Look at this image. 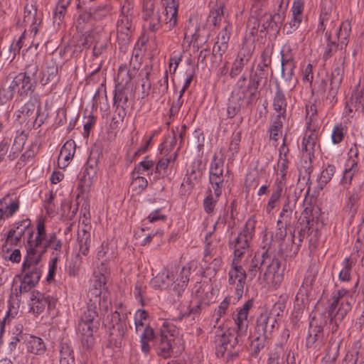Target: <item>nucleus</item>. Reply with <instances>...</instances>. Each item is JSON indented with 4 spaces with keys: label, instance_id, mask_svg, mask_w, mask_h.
I'll return each instance as SVG.
<instances>
[{
    "label": "nucleus",
    "instance_id": "f257e3e1",
    "mask_svg": "<svg viewBox=\"0 0 364 364\" xmlns=\"http://www.w3.org/2000/svg\"><path fill=\"white\" fill-rule=\"evenodd\" d=\"M22 238L26 241L27 254L18 276L21 294L31 291L38 284L43 268V257L48 249L59 250L63 245L55 233L47 232L43 220H38L35 229L28 218L16 221L8 233L7 240L16 245Z\"/></svg>",
    "mask_w": 364,
    "mask_h": 364
},
{
    "label": "nucleus",
    "instance_id": "f03ea898",
    "mask_svg": "<svg viewBox=\"0 0 364 364\" xmlns=\"http://www.w3.org/2000/svg\"><path fill=\"white\" fill-rule=\"evenodd\" d=\"M178 2L171 0L164 3V9L161 14L156 7L155 0H144L142 6V18L144 26L149 31L156 32L164 26V31L173 29L177 24Z\"/></svg>",
    "mask_w": 364,
    "mask_h": 364
},
{
    "label": "nucleus",
    "instance_id": "7ed1b4c3",
    "mask_svg": "<svg viewBox=\"0 0 364 364\" xmlns=\"http://www.w3.org/2000/svg\"><path fill=\"white\" fill-rule=\"evenodd\" d=\"M38 79V65H28L23 72L13 78L7 88L0 90V105L11 100L15 94L21 99L27 97L35 91Z\"/></svg>",
    "mask_w": 364,
    "mask_h": 364
},
{
    "label": "nucleus",
    "instance_id": "20e7f679",
    "mask_svg": "<svg viewBox=\"0 0 364 364\" xmlns=\"http://www.w3.org/2000/svg\"><path fill=\"white\" fill-rule=\"evenodd\" d=\"M245 320H234V326L225 330H218L215 333V354L218 358L226 355L228 361L233 360L238 357V353L235 350L238 344L237 337L246 333L247 323Z\"/></svg>",
    "mask_w": 364,
    "mask_h": 364
},
{
    "label": "nucleus",
    "instance_id": "39448f33",
    "mask_svg": "<svg viewBox=\"0 0 364 364\" xmlns=\"http://www.w3.org/2000/svg\"><path fill=\"white\" fill-rule=\"evenodd\" d=\"M107 279V263L102 262L101 266L95 271L91 279V286L87 296L90 298V301L93 303L88 304L85 318H95L99 316L96 304L98 303L99 306L102 305L101 294L102 293V287L106 284ZM105 303L102 306L107 307V303Z\"/></svg>",
    "mask_w": 364,
    "mask_h": 364
},
{
    "label": "nucleus",
    "instance_id": "423d86ee",
    "mask_svg": "<svg viewBox=\"0 0 364 364\" xmlns=\"http://www.w3.org/2000/svg\"><path fill=\"white\" fill-rule=\"evenodd\" d=\"M190 269L183 267L179 274L175 275L173 272H161L151 280L153 287L167 289L180 296L185 290L189 281Z\"/></svg>",
    "mask_w": 364,
    "mask_h": 364
},
{
    "label": "nucleus",
    "instance_id": "0eeeda50",
    "mask_svg": "<svg viewBox=\"0 0 364 364\" xmlns=\"http://www.w3.org/2000/svg\"><path fill=\"white\" fill-rule=\"evenodd\" d=\"M261 266L265 267L262 275L259 274V279L262 282L272 284L274 289H277L282 284L284 279V267H282L281 261L272 257L268 250L264 251L261 255Z\"/></svg>",
    "mask_w": 364,
    "mask_h": 364
},
{
    "label": "nucleus",
    "instance_id": "6e6552de",
    "mask_svg": "<svg viewBox=\"0 0 364 364\" xmlns=\"http://www.w3.org/2000/svg\"><path fill=\"white\" fill-rule=\"evenodd\" d=\"M255 223L256 221L255 220L251 218L248 219L237 236L232 240H230V248L234 250L233 259H240L248 251L250 242L255 233Z\"/></svg>",
    "mask_w": 364,
    "mask_h": 364
},
{
    "label": "nucleus",
    "instance_id": "1a4fd4ad",
    "mask_svg": "<svg viewBox=\"0 0 364 364\" xmlns=\"http://www.w3.org/2000/svg\"><path fill=\"white\" fill-rule=\"evenodd\" d=\"M318 208L310 205L304 208L301 213V222L300 226H297L294 232L296 235V240L299 245L305 237L311 235L314 231L316 232L314 228V224L318 220Z\"/></svg>",
    "mask_w": 364,
    "mask_h": 364
},
{
    "label": "nucleus",
    "instance_id": "9d476101",
    "mask_svg": "<svg viewBox=\"0 0 364 364\" xmlns=\"http://www.w3.org/2000/svg\"><path fill=\"white\" fill-rule=\"evenodd\" d=\"M176 333V327L165 320L160 328V341L156 348L159 356L168 358L172 355L173 350V341Z\"/></svg>",
    "mask_w": 364,
    "mask_h": 364
},
{
    "label": "nucleus",
    "instance_id": "9b49d317",
    "mask_svg": "<svg viewBox=\"0 0 364 364\" xmlns=\"http://www.w3.org/2000/svg\"><path fill=\"white\" fill-rule=\"evenodd\" d=\"M193 135L197 138V151L198 159H196L193 162L188 179L191 183L195 184L194 181L197 182L203 178L205 171V162L203 159L205 136L200 130H196Z\"/></svg>",
    "mask_w": 364,
    "mask_h": 364
},
{
    "label": "nucleus",
    "instance_id": "f8f14e48",
    "mask_svg": "<svg viewBox=\"0 0 364 364\" xmlns=\"http://www.w3.org/2000/svg\"><path fill=\"white\" fill-rule=\"evenodd\" d=\"M259 86L257 84H253L251 79L247 83L246 77L242 75L237 82L232 95H236L238 100L246 99L247 103L250 104L257 97Z\"/></svg>",
    "mask_w": 364,
    "mask_h": 364
},
{
    "label": "nucleus",
    "instance_id": "ddd939ff",
    "mask_svg": "<svg viewBox=\"0 0 364 364\" xmlns=\"http://www.w3.org/2000/svg\"><path fill=\"white\" fill-rule=\"evenodd\" d=\"M240 259H233L232 267L229 271V284L235 285V294L240 299L243 294L244 286L247 278V274L243 267L240 264Z\"/></svg>",
    "mask_w": 364,
    "mask_h": 364
},
{
    "label": "nucleus",
    "instance_id": "4468645a",
    "mask_svg": "<svg viewBox=\"0 0 364 364\" xmlns=\"http://www.w3.org/2000/svg\"><path fill=\"white\" fill-rule=\"evenodd\" d=\"M338 60L341 63L336 65L331 72L329 88L326 95V100H328L332 104L337 102L336 96L344 75L345 58H340Z\"/></svg>",
    "mask_w": 364,
    "mask_h": 364
},
{
    "label": "nucleus",
    "instance_id": "2eb2a0df",
    "mask_svg": "<svg viewBox=\"0 0 364 364\" xmlns=\"http://www.w3.org/2000/svg\"><path fill=\"white\" fill-rule=\"evenodd\" d=\"M148 320H134L136 333L140 337L141 350L148 353L151 349L150 342L155 338V333L153 328L146 321Z\"/></svg>",
    "mask_w": 364,
    "mask_h": 364
},
{
    "label": "nucleus",
    "instance_id": "dca6fc26",
    "mask_svg": "<svg viewBox=\"0 0 364 364\" xmlns=\"http://www.w3.org/2000/svg\"><path fill=\"white\" fill-rule=\"evenodd\" d=\"M223 163L220 161V159H218L216 155L215 154L213 156V161L210 166L209 181L211 187L213 189L215 198H218L221 194L220 185L223 182Z\"/></svg>",
    "mask_w": 364,
    "mask_h": 364
},
{
    "label": "nucleus",
    "instance_id": "f3484780",
    "mask_svg": "<svg viewBox=\"0 0 364 364\" xmlns=\"http://www.w3.org/2000/svg\"><path fill=\"white\" fill-rule=\"evenodd\" d=\"M335 9L327 7V4L324 2L321 4V14L319 18V23L318 25L316 32L329 31L332 34V31L336 29V23L337 18L333 15L332 12Z\"/></svg>",
    "mask_w": 364,
    "mask_h": 364
},
{
    "label": "nucleus",
    "instance_id": "a211bd4d",
    "mask_svg": "<svg viewBox=\"0 0 364 364\" xmlns=\"http://www.w3.org/2000/svg\"><path fill=\"white\" fill-rule=\"evenodd\" d=\"M362 188L363 183L358 182L351 190H347V201L345 205V210L352 218L355 216L358 210Z\"/></svg>",
    "mask_w": 364,
    "mask_h": 364
},
{
    "label": "nucleus",
    "instance_id": "6ab92c4d",
    "mask_svg": "<svg viewBox=\"0 0 364 364\" xmlns=\"http://www.w3.org/2000/svg\"><path fill=\"white\" fill-rule=\"evenodd\" d=\"M346 109L350 114L353 111L363 112L364 109V88H360V85L353 90L348 102L346 104Z\"/></svg>",
    "mask_w": 364,
    "mask_h": 364
},
{
    "label": "nucleus",
    "instance_id": "aec40b11",
    "mask_svg": "<svg viewBox=\"0 0 364 364\" xmlns=\"http://www.w3.org/2000/svg\"><path fill=\"white\" fill-rule=\"evenodd\" d=\"M295 68V60L291 50L284 53L282 52V76L285 81H291Z\"/></svg>",
    "mask_w": 364,
    "mask_h": 364
},
{
    "label": "nucleus",
    "instance_id": "412c9836",
    "mask_svg": "<svg viewBox=\"0 0 364 364\" xmlns=\"http://www.w3.org/2000/svg\"><path fill=\"white\" fill-rule=\"evenodd\" d=\"M75 143L72 139L66 141L63 144L58 160V164L60 168H65L68 166L75 155Z\"/></svg>",
    "mask_w": 364,
    "mask_h": 364
},
{
    "label": "nucleus",
    "instance_id": "4be33fe9",
    "mask_svg": "<svg viewBox=\"0 0 364 364\" xmlns=\"http://www.w3.org/2000/svg\"><path fill=\"white\" fill-rule=\"evenodd\" d=\"M318 134L315 130L306 133L301 142V151L311 163L314 158L315 148L317 144Z\"/></svg>",
    "mask_w": 364,
    "mask_h": 364
},
{
    "label": "nucleus",
    "instance_id": "5701e85b",
    "mask_svg": "<svg viewBox=\"0 0 364 364\" xmlns=\"http://www.w3.org/2000/svg\"><path fill=\"white\" fill-rule=\"evenodd\" d=\"M279 251L285 257L292 258L295 257L300 249L301 245L297 244L295 232L291 234L290 237L280 242Z\"/></svg>",
    "mask_w": 364,
    "mask_h": 364
},
{
    "label": "nucleus",
    "instance_id": "b1692460",
    "mask_svg": "<svg viewBox=\"0 0 364 364\" xmlns=\"http://www.w3.org/2000/svg\"><path fill=\"white\" fill-rule=\"evenodd\" d=\"M284 18V13H275L273 15L265 14L262 18V28L267 31H278Z\"/></svg>",
    "mask_w": 364,
    "mask_h": 364
},
{
    "label": "nucleus",
    "instance_id": "393cba45",
    "mask_svg": "<svg viewBox=\"0 0 364 364\" xmlns=\"http://www.w3.org/2000/svg\"><path fill=\"white\" fill-rule=\"evenodd\" d=\"M304 8V0H294L293 2V5L291 7L292 11V19L289 22L288 25L289 26L291 31H295L300 23L302 21L303 16L302 13Z\"/></svg>",
    "mask_w": 364,
    "mask_h": 364
},
{
    "label": "nucleus",
    "instance_id": "a878e982",
    "mask_svg": "<svg viewBox=\"0 0 364 364\" xmlns=\"http://www.w3.org/2000/svg\"><path fill=\"white\" fill-rule=\"evenodd\" d=\"M350 309L351 306L349 303L341 302L339 304L337 300H333L328 311V316L331 318H344Z\"/></svg>",
    "mask_w": 364,
    "mask_h": 364
},
{
    "label": "nucleus",
    "instance_id": "bb28decb",
    "mask_svg": "<svg viewBox=\"0 0 364 364\" xmlns=\"http://www.w3.org/2000/svg\"><path fill=\"white\" fill-rule=\"evenodd\" d=\"M287 106V102L285 95L281 87L278 85L277 86L273 98V107L274 109L278 112L277 115H282L283 120L285 119Z\"/></svg>",
    "mask_w": 364,
    "mask_h": 364
},
{
    "label": "nucleus",
    "instance_id": "cd10ccee",
    "mask_svg": "<svg viewBox=\"0 0 364 364\" xmlns=\"http://www.w3.org/2000/svg\"><path fill=\"white\" fill-rule=\"evenodd\" d=\"M26 345L27 350L35 355H43L46 350L43 339L31 335L26 336Z\"/></svg>",
    "mask_w": 364,
    "mask_h": 364
},
{
    "label": "nucleus",
    "instance_id": "c85d7f7f",
    "mask_svg": "<svg viewBox=\"0 0 364 364\" xmlns=\"http://www.w3.org/2000/svg\"><path fill=\"white\" fill-rule=\"evenodd\" d=\"M126 6L124 5L122 8V13L117 20V30L124 34H127L132 27V15L129 14V8L127 9V14H125Z\"/></svg>",
    "mask_w": 364,
    "mask_h": 364
},
{
    "label": "nucleus",
    "instance_id": "c756f323",
    "mask_svg": "<svg viewBox=\"0 0 364 364\" xmlns=\"http://www.w3.org/2000/svg\"><path fill=\"white\" fill-rule=\"evenodd\" d=\"M129 89L128 86L116 85L114 97V105L123 109L127 106L129 100Z\"/></svg>",
    "mask_w": 364,
    "mask_h": 364
},
{
    "label": "nucleus",
    "instance_id": "7c9ffc66",
    "mask_svg": "<svg viewBox=\"0 0 364 364\" xmlns=\"http://www.w3.org/2000/svg\"><path fill=\"white\" fill-rule=\"evenodd\" d=\"M326 48L323 55V59L326 61L330 58L338 49L340 42L336 38H333L331 32L328 31L325 33Z\"/></svg>",
    "mask_w": 364,
    "mask_h": 364
},
{
    "label": "nucleus",
    "instance_id": "2f4dec72",
    "mask_svg": "<svg viewBox=\"0 0 364 364\" xmlns=\"http://www.w3.org/2000/svg\"><path fill=\"white\" fill-rule=\"evenodd\" d=\"M336 36H335V38H336L338 42H340L341 49H343V48H346L348 43L349 36L351 31L350 23L348 21L342 22L339 30L337 31L336 29Z\"/></svg>",
    "mask_w": 364,
    "mask_h": 364
},
{
    "label": "nucleus",
    "instance_id": "473e14b6",
    "mask_svg": "<svg viewBox=\"0 0 364 364\" xmlns=\"http://www.w3.org/2000/svg\"><path fill=\"white\" fill-rule=\"evenodd\" d=\"M135 70H131L127 65L119 66L115 78L116 85L128 86L134 75Z\"/></svg>",
    "mask_w": 364,
    "mask_h": 364
},
{
    "label": "nucleus",
    "instance_id": "72a5a7b5",
    "mask_svg": "<svg viewBox=\"0 0 364 364\" xmlns=\"http://www.w3.org/2000/svg\"><path fill=\"white\" fill-rule=\"evenodd\" d=\"M284 187V186L274 183L272 195L266 205V212L267 214H270L277 206V203L279 202L283 194Z\"/></svg>",
    "mask_w": 364,
    "mask_h": 364
},
{
    "label": "nucleus",
    "instance_id": "f704fd0d",
    "mask_svg": "<svg viewBox=\"0 0 364 364\" xmlns=\"http://www.w3.org/2000/svg\"><path fill=\"white\" fill-rule=\"evenodd\" d=\"M289 163L290 161L289 159H278L277 166L280 177L276 179L274 183L285 186Z\"/></svg>",
    "mask_w": 364,
    "mask_h": 364
},
{
    "label": "nucleus",
    "instance_id": "c9c22d12",
    "mask_svg": "<svg viewBox=\"0 0 364 364\" xmlns=\"http://www.w3.org/2000/svg\"><path fill=\"white\" fill-rule=\"evenodd\" d=\"M282 115H277L273 123L270 125L268 132H269V139L274 141L279 139V134L283 127Z\"/></svg>",
    "mask_w": 364,
    "mask_h": 364
},
{
    "label": "nucleus",
    "instance_id": "e433bc0d",
    "mask_svg": "<svg viewBox=\"0 0 364 364\" xmlns=\"http://www.w3.org/2000/svg\"><path fill=\"white\" fill-rule=\"evenodd\" d=\"M254 50V47L252 45L243 43L241 48L238 51L237 58L235 60L245 65L250 60Z\"/></svg>",
    "mask_w": 364,
    "mask_h": 364
},
{
    "label": "nucleus",
    "instance_id": "4c0bfd02",
    "mask_svg": "<svg viewBox=\"0 0 364 364\" xmlns=\"http://www.w3.org/2000/svg\"><path fill=\"white\" fill-rule=\"evenodd\" d=\"M227 45L223 44V43L215 42L212 51V55L215 60L213 61V67L217 68L222 62L223 55L227 50Z\"/></svg>",
    "mask_w": 364,
    "mask_h": 364
},
{
    "label": "nucleus",
    "instance_id": "58836bf2",
    "mask_svg": "<svg viewBox=\"0 0 364 364\" xmlns=\"http://www.w3.org/2000/svg\"><path fill=\"white\" fill-rule=\"evenodd\" d=\"M268 68H269L263 67L259 64L257 65L255 72L250 76V79L253 81V84L259 85L262 80L266 82L268 76Z\"/></svg>",
    "mask_w": 364,
    "mask_h": 364
},
{
    "label": "nucleus",
    "instance_id": "ea45409f",
    "mask_svg": "<svg viewBox=\"0 0 364 364\" xmlns=\"http://www.w3.org/2000/svg\"><path fill=\"white\" fill-rule=\"evenodd\" d=\"M261 257H257L255 255L251 261L248 268H247V274L250 280H252L257 275V272L260 270V274L262 275V272L263 271L264 266H261L260 264Z\"/></svg>",
    "mask_w": 364,
    "mask_h": 364
},
{
    "label": "nucleus",
    "instance_id": "a19ab883",
    "mask_svg": "<svg viewBox=\"0 0 364 364\" xmlns=\"http://www.w3.org/2000/svg\"><path fill=\"white\" fill-rule=\"evenodd\" d=\"M292 212L293 210L290 207L289 199L287 198L283 204L282 209L277 221H279L280 223H286L290 225L292 217Z\"/></svg>",
    "mask_w": 364,
    "mask_h": 364
},
{
    "label": "nucleus",
    "instance_id": "79ce46f5",
    "mask_svg": "<svg viewBox=\"0 0 364 364\" xmlns=\"http://www.w3.org/2000/svg\"><path fill=\"white\" fill-rule=\"evenodd\" d=\"M72 0H59L58 4L54 12L53 18L55 21L60 23L65 14L68 6L70 4Z\"/></svg>",
    "mask_w": 364,
    "mask_h": 364
},
{
    "label": "nucleus",
    "instance_id": "37998d69",
    "mask_svg": "<svg viewBox=\"0 0 364 364\" xmlns=\"http://www.w3.org/2000/svg\"><path fill=\"white\" fill-rule=\"evenodd\" d=\"M265 336L256 337L251 343V357L257 358L262 349L264 347Z\"/></svg>",
    "mask_w": 364,
    "mask_h": 364
},
{
    "label": "nucleus",
    "instance_id": "c03bdc74",
    "mask_svg": "<svg viewBox=\"0 0 364 364\" xmlns=\"http://www.w3.org/2000/svg\"><path fill=\"white\" fill-rule=\"evenodd\" d=\"M358 163L355 161H352L350 166L346 168L341 179L343 184L350 185L352 183L353 178L357 171Z\"/></svg>",
    "mask_w": 364,
    "mask_h": 364
},
{
    "label": "nucleus",
    "instance_id": "a18cd8bd",
    "mask_svg": "<svg viewBox=\"0 0 364 364\" xmlns=\"http://www.w3.org/2000/svg\"><path fill=\"white\" fill-rule=\"evenodd\" d=\"M93 19H96L94 17L93 11H84L80 14L77 18V28L78 29H85L86 28L87 24L92 25V21Z\"/></svg>",
    "mask_w": 364,
    "mask_h": 364
},
{
    "label": "nucleus",
    "instance_id": "49530a36",
    "mask_svg": "<svg viewBox=\"0 0 364 364\" xmlns=\"http://www.w3.org/2000/svg\"><path fill=\"white\" fill-rule=\"evenodd\" d=\"M343 267L341 270L338 277L340 280L346 282L350 279V271L353 266V262L348 258H345L343 262Z\"/></svg>",
    "mask_w": 364,
    "mask_h": 364
},
{
    "label": "nucleus",
    "instance_id": "de8ad7c7",
    "mask_svg": "<svg viewBox=\"0 0 364 364\" xmlns=\"http://www.w3.org/2000/svg\"><path fill=\"white\" fill-rule=\"evenodd\" d=\"M286 315V305L282 302H276L269 312V318H275L283 317Z\"/></svg>",
    "mask_w": 364,
    "mask_h": 364
},
{
    "label": "nucleus",
    "instance_id": "09e8293b",
    "mask_svg": "<svg viewBox=\"0 0 364 364\" xmlns=\"http://www.w3.org/2000/svg\"><path fill=\"white\" fill-rule=\"evenodd\" d=\"M272 48L266 47L261 53L260 62L258 63L263 67L270 68L272 65Z\"/></svg>",
    "mask_w": 364,
    "mask_h": 364
},
{
    "label": "nucleus",
    "instance_id": "8fccbe9b",
    "mask_svg": "<svg viewBox=\"0 0 364 364\" xmlns=\"http://www.w3.org/2000/svg\"><path fill=\"white\" fill-rule=\"evenodd\" d=\"M112 10L110 4L107 2L100 4L97 7L94 9V17L97 19L101 18L107 15Z\"/></svg>",
    "mask_w": 364,
    "mask_h": 364
},
{
    "label": "nucleus",
    "instance_id": "3c124183",
    "mask_svg": "<svg viewBox=\"0 0 364 364\" xmlns=\"http://www.w3.org/2000/svg\"><path fill=\"white\" fill-rule=\"evenodd\" d=\"M336 171L334 165L328 164L325 169L321 171L320 180L322 183H328L332 178Z\"/></svg>",
    "mask_w": 364,
    "mask_h": 364
},
{
    "label": "nucleus",
    "instance_id": "603ef678",
    "mask_svg": "<svg viewBox=\"0 0 364 364\" xmlns=\"http://www.w3.org/2000/svg\"><path fill=\"white\" fill-rule=\"evenodd\" d=\"M163 209H156L149 213L146 218V221L149 223H154L159 220H165L166 215L162 213Z\"/></svg>",
    "mask_w": 364,
    "mask_h": 364
},
{
    "label": "nucleus",
    "instance_id": "864d4df0",
    "mask_svg": "<svg viewBox=\"0 0 364 364\" xmlns=\"http://www.w3.org/2000/svg\"><path fill=\"white\" fill-rule=\"evenodd\" d=\"M331 348L329 346L326 350V355L321 360V364H336V360L338 355V346L333 353H331Z\"/></svg>",
    "mask_w": 364,
    "mask_h": 364
},
{
    "label": "nucleus",
    "instance_id": "5fc2aeb1",
    "mask_svg": "<svg viewBox=\"0 0 364 364\" xmlns=\"http://www.w3.org/2000/svg\"><path fill=\"white\" fill-rule=\"evenodd\" d=\"M182 60V55L181 53H173L169 60L168 70L171 74H174L177 68Z\"/></svg>",
    "mask_w": 364,
    "mask_h": 364
},
{
    "label": "nucleus",
    "instance_id": "6e6d98bb",
    "mask_svg": "<svg viewBox=\"0 0 364 364\" xmlns=\"http://www.w3.org/2000/svg\"><path fill=\"white\" fill-rule=\"evenodd\" d=\"M290 225L286 223H280L279 221L277 223V230L275 232V237L279 242H283L286 240L287 229Z\"/></svg>",
    "mask_w": 364,
    "mask_h": 364
},
{
    "label": "nucleus",
    "instance_id": "4d7b16f0",
    "mask_svg": "<svg viewBox=\"0 0 364 364\" xmlns=\"http://www.w3.org/2000/svg\"><path fill=\"white\" fill-rule=\"evenodd\" d=\"M108 250V245L107 243L103 242L101 245L100 249L98 250L97 254V257L98 259H102L100 264L97 266V267L94 269L95 271L100 266H101L102 262L107 263V269H108V276L109 275V262L107 259H104V257H106L107 251ZM95 272H93L94 273Z\"/></svg>",
    "mask_w": 364,
    "mask_h": 364
},
{
    "label": "nucleus",
    "instance_id": "13d9d810",
    "mask_svg": "<svg viewBox=\"0 0 364 364\" xmlns=\"http://www.w3.org/2000/svg\"><path fill=\"white\" fill-rule=\"evenodd\" d=\"M93 320H80L78 323L77 330L82 334H88L89 331L92 333Z\"/></svg>",
    "mask_w": 364,
    "mask_h": 364
},
{
    "label": "nucleus",
    "instance_id": "bf43d9fd",
    "mask_svg": "<svg viewBox=\"0 0 364 364\" xmlns=\"http://www.w3.org/2000/svg\"><path fill=\"white\" fill-rule=\"evenodd\" d=\"M240 141L241 132H237L236 133H234L229 146V150L232 152V155L238 152Z\"/></svg>",
    "mask_w": 364,
    "mask_h": 364
},
{
    "label": "nucleus",
    "instance_id": "052dcab7",
    "mask_svg": "<svg viewBox=\"0 0 364 364\" xmlns=\"http://www.w3.org/2000/svg\"><path fill=\"white\" fill-rule=\"evenodd\" d=\"M148 185V181L146 178L142 176H136L133 178L132 186L139 192L144 191Z\"/></svg>",
    "mask_w": 364,
    "mask_h": 364
},
{
    "label": "nucleus",
    "instance_id": "680f3d73",
    "mask_svg": "<svg viewBox=\"0 0 364 364\" xmlns=\"http://www.w3.org/2000/svg\"><path fill=\"white\" fill-rule=\"evenodd\" d=\"M154 165V161L148 159H145L142 161H141L138 166L135 168V171L138 173H143L145 171H149L153 168Z\"/></svg>",
    "mask_w": 364,
    "mask_h": 364
},
{
    "label": "nucleus",
    "instance_id": "e2e57ef3",
    "mask_svg": "<svg viewBox=\"0 0 364 364\" xmlns=\"http://www.w3.org/2000/svg\"><path fill=\"white\" fill-rule=\"evenodd\" d=\"M332 141L333 144H339L344 138L343 129L341 126H335L332 133Z\"/></svg>",
    "mask_w": 364,
    "mask_h": 364
},
{
    "label": "nucleus",
    "instance_id": "0e129e2a",
    "mask_svg": "<svg viewBox=\"0 0 364 364\" xmlns=\"http://www.w3.org/2000/svg\"><path fill=\"white\" fill-rule=\"evenodd\" d=\"M36 109V104L34 102L29 100L24 104L21 108V112L26 117H30Z\"/></svg>",
    "mask_w": 364,
    "mask_h": 364
},
{
    "label": "nucleus",
    "instance_id": "69168bd1",
    "mask_svg": "<svg viewBox=\"0 0 364 364\" xmlns=\"http://www.w3.org/2000/svg\"><path fill=\"white\" fill-rule=\"evenodd\" d=\"M253 302L252 300H248L245 303L242 308H241L237 315V318H247L248 311L252 307Z\"/></svg>",
    "mask_w": 364,
    "mask_h": 364
},
{
    "label": "nucleus",
    "instance_id": "338daca9",
    "mask_svg": "<svg viewBox=\"0 0 364 364\" xmlns=\"http://www.w3.org/2000/svg\"><path fill=\"white\" fill-rule=\"evenodd\" d=\"M222 14L223 11L220 8H218L214 11H211L208 21H211L214 26H217L221 21Z\"/></svg>",
    "mask_w": 364,
    "mask_h": 364
},
{
    "label": "nucleus",
    "instance_id": "774afa93",
    "mask_svg": "<svg viewBox=\"0 0 364 364\" xmlns=\"http://www.w3.org/2000/svg\"><path fill=\"white\" fill-rule=\"evenodd\" d=\"M221 259L220 258H215L213 262L206 268V274L208 276L214 275L219 269L220 266Z\"/></svg>",
    "mask_w": 364,
    "mask_h": 364
}]
</instances>
